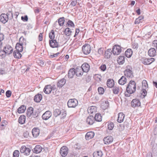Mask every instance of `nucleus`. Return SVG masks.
<instances>
[{
    "instance_id": "1",
    "label": "nucleus",
    "mask_w": 157,
    "mask_h": 157,
    "mask_svg": "<svg viewBox=\"0 0 157 157\" xmlns=\"http://www.w3.org/2000/svg\"><path fill=\"white\" fill-rule=\"evenodd\" d=\"M54 32L53 30H52L49 33V36L50 39H52L49 40V44L50 46L53 48H57L58 46V43L55 40H53L55 38Z\"/></svg>"
},
{
    "instance_id": "2",
    "label": "nucleus",
    "mask_w": 157,
    "mask_h": 157,
    "mask_svg": "<svg viewBox=\"0 0 157 157\" xmlns=\"http://www.w3.org/2000/svg\"><path fill=\"white\" fill-rule=\"evenodd\" d=\"M136 90V84L135 82L133 81L129 82L126 87L127 93L131 94L133 93Z\"/></svg>"
},
{
    "instance_id": "3",
    "label": "nucleus",
    "mask_w": 157,
    "mask_h": 157,
    "mask_svg": "<svg viewBox=\"0 0 157 157\" xmlns=\"http://www.w3.org/2000/svg\"><path fill=\"white\" fill-rule=\"evenodd\" d=\"M11 14V16L12 18H13V13L12 12H10L8 13L7 14H2L0 16V21L3 23H5L7 22L8 20V18L10 14Z\"/></svg>"
},
{
    "instance_id": "4",
    "label": "nucleus",
    "mask_w": 157,
    "mask_h": 157,
    "mask_svg": "<svg viewBox=\"0 0 157 157\" xmlns=\"http://www.w3.org/2000/svg\"><path fill=\"white\" fill-rule=\"evenodd\" d=\"M26 115L28 117H31V118H34L37 117L38 116V113L36 112H34L33 108L31 107H29L27 109Z\"/></svg>"
},
{
    "instance_id": "5",
    "label": "nucleus",
    "mask_w": 157,
    "mask_h": 157,
    "mask_svg": "<svg viewBox=\"0 0 157 157\" xmlns=\"http://www.w3.org/2000/svg\"><path fill=\"white\" fill-rule=\"evenodd\" d=\"M124 75L129 78H132L133 77V73L132 72V68L129 66H127L126 69L124 71Z\"/></svg>"
},
{
    "instance_id": "6",
    "label": "nucleus",
    "mask_w": 157,
    "mask_h": 157,
    "mask_svg": "<svg viewBox=\"0 0 157 157\" xmlns=\"http://www.w3.org/2000/svg\"><path fill=\"white\" fill-rule=\"evenodd\" d=\"M69 107H75L78 104V101L75 99H69L67 103Z\"/></svg>"
},
{
    "instance_id": "7",
    "label": "nucleus",
    "mask_w": 157,
    "mask_h": 157,
    "mask_svg": "<svg viewBox=\"0 0 157 157\" xmlns=\"http://www.w3.org/2000/svg\"><path fill=\"white\" fill-rule=\"evenodd\" d=\"M121 51V47L118 45H114L112 49L113 54L114 55H117L120 54Z\"/></svg>"
},
{
    "instance_id": "8",
    "label": "nucleus",
    "mask_w": 157,
    "mask_h": 157,
    "mask_svg": "<svg viewBox=\"0 0 157 157\" xmlns=\"http://www.w3.org/2000/svg\"><path fill=\"white\" fill-rule=\"evenodd\" d=\"M82 51L83 53L85 55L89 54L91 51V48L90 45L85 44L82 47Z\"/></svg>"
},
{
    "instance_id": "9",
    "label": "nucleus",
    "mask_w": 157,
    "mask_h": 157,
    "mask_svg": "<svg viewBox=\"0 0 157 157\" xmlns=\"http://www.w3.org/2000/svg\"><path fill=\"white\" fill-rule=\"evenodd\" d=\"M132 106L134 108L138 107L140 106L141 103L140 101L138 99H135L132 100L131 102Z\"/></svg>"
},
{
    "instance_id": "10",
    "label": "nucleus",
    "mask_w": 157,
    "mask_h": 157,
    "mask_svg": "<svg viewBox=\"0 0 157 157\" xmlns=\"http://www.w3.org/2000/svg\"><path fill=\"white\" fill-rule=\"evenodd\" d=\"M3 50L5 53L9 55L12 53L13 49L9 45H6L4 47Z\"/></svg>"
},
{
    "instance_id": "11",
    "label": "nucleus",
    "mask_w": 157,
    "mask_h": 157,
    "mask_svg": "<svg viewBox=\"0 0 157 157\" xmlns=\"http://www.w3.org/2000/svg\"><path fill=\"white\" fill-rule=\"evenodd\" d=\"M113 140V139L112 136H109L104 138L103 141L105 144H109L112 142Z\"/></svg>"
},
{
    "instance_id": "12",
    "label": "nucleus",
    "mask_w": 157,
    "mask_h": 157,
    "mask_svg": "<svg viewBox=\"0 0 157 157\" xmlns=\"http://www.w3.org/2000/svg\"><path fill=\"white\" fill-rule=\"evenodd\" d=\"M68 152V148L66 146L62 147L60 150V153L61 155L63 157L66 156Z\"/></svg>"
},
{
    "instance_id": "13",
    "label": "nucleus",
    "mask_w": 157,
    "mask_h": 157,
    "mask_svg": "<svg viewBox=\"0 0 157 157\" xmlns=\"http://www.w3.org/2000/svg\"><path fill=\"white\" fill-rule=\"evenodd\" d=\"M81 68L83 72H87L90 69V66L87 63H84L82 65Z\"/></svg>"
},
{
    "instance_id": "14",
    "label": "nucleus",
    "mask_w": 157,
    "mask_h": 157,
    "mask_svg": "<svg viewBox=\"0 0 157 157\" xmlns=\"http://www.w3.org/2000/svg\"><path fill=\"white\" fill-rule=\"evenodd\" d=\"M155 61L153 58H145L142 60V63L145 65L150 64Z\"/></svg>"
},
{
    "instance_id": "15",
    "label": "nucleus",
    "mask_w": 157,
    "mask_h": 157,
    "mask_svg": "<svg viewBox=\"0 0 157 157\" xmlns=\"http://www.w3.org/2000/svg\"><path fill=\"white\" fill-rule=\"evenodd\" d=\"M52 89V87L51 85H47L45 86L43 91L46 94H49L51 93Z\"/></svg>"
},
{
    "instance_id": "16",
    "label": "nucleus",
    "mask_w": 157,
    "mask_h": 157,
    "mask_svg": "<svg viewBox=\"0 0 157 157\" xmlns=\"http://www.w3.org/2000/svg\"><path fill=\"white\" fill-rule=\"evenodd\" d=\"M52 115V113L50 111H47L42 115V119L45 120H47L51 117Z\"/></svg>"
},
{
    "instance_id": "17",
    "label": "nucleus",
    "mask_w": 157,
    "mask_h": 157,
    "mask_svg": "<svg viewBox=\"0 0 157 157\" xmlns=\"http://www.w3.org/2000/svg\"><path fill=\"white\" fill-rule=\"evenodd\" d=\"M125 115L123 113H118V116L117 120V121L120 123L122 122L124 120Z\"/></svg>"
},
{
    "instance_id": "18",
    "label": "nucleus",
    "mask_w": 157,
    "mask_h": 157,
    "mask_svg": "<svg viewBox=\"0 0 157 157\" xmlns=\"http://www.w3.org/2000/svg\"><path fill=\"white\" fill-rule=\"evenodd\" d=\"M75 74V69L71 68L68 71L67 76L69 78H72Z\"/></svg>"
},
{
    "instance_id": "19",
    "label": "nucleus",
    "mask_w": 157,
    "mask_h": 157,
    "mask_svg": "<svg viewBox=\"0 0 157 157\" xmlns=\"http://www.w3.org/2000/svg\"><path fill=\"white\" fill-rule=\"evenodd\" d=\"M94 117L93 116H90L86 119V122L89 124H92L95 121Z\"/></svg>"
},
{
    "instance_id": "20",
    "label": "nucleus",
    "mask_w": 157,
    "mask_h": 157,
    "mask_svg": "<svg viewBox=\"0 0 157 157\" xmlns=\"http://www.w3.org/2000/svg\"><path fill=\"white\" fill-rule=\"evenodd\" d=\"M106 84L108 87L111 88L114 85V81L113 79H109L107 80Z\"/></svg>"
},
{
    "instance_id": "21",
    "label": "nucleus",
    "mask_w": 157,
    "mask_h": 157,
    "mask_svg": "<svg viewBox=\"0 0 157 157\" xmlns=\"http://www.w3.org/2000/svg\"><path fill=\"white\" fill-rule=\"evenodd\" d=\"M32 133L34 137H36L40 133V130L38 128H34L32 131Z\"/></svg>"
},
{
    "instance_id": "22",
    "label": "nucleus",
    "mask_w": 157,
    "mask_h": 157,
    "mask_svg": "<svg viewBox=\"0 0 157 157\" xmlns=\"http://www.w3.org/2000/svg\"><path fill=\"white\" fill-rule=\"evenodd\" d=\"M75 74L77 77H80L82 76L83 74V72L82 71V69L80 67L79 68H76L75 69Z\"/></svg>"
},
{
    "instance_id": "23",
    "label": "nucleus",
    "mask_w": 157,
    "mask_h": 157,
    "mask_svg": "<svg viewBox=\"0 0 157 157\" xmlns=\"http://www.w3.org/2000/svg\"><path fill=\"white\" fill-rule=\"evenodd\" d=\"M155 49L153 48H151L148 51V54L151 57H154L156 55Z\"/></svg>"
},
{
    "instance_id": "24",
    "label": "nucleus",
    "mask_w": 157,
    "mask_h": 157,
    "mask_svg": "<svg viewBox=\"0 0 157 157\" xmlns=\"http://www.w3.org/2000/svg\"><path fill=\"white\" fill-rule=\"evenodd\" d=\"M42 150V147L40 145H36L33 149V151L36 153H40Z\"/></svg>"
},
{
    "instance_id": "25",
    "label": "nucleus",
    "mask_w": 157,
    "mask_h": 157,
    "mask_svg": "<svg viewBox=\"0 0 157 157\" xmlns=\"http://www.w3.org/2000/svg\"><path fill=\"white\" fill-rule=\"evenodd\" d=\"M66 80L63 78L59 80L57 82V85L59 87H62L66 83Z\"/></svg>"
},
{
    "instance_id": "26",
    "label": "nucleus",
    "mask_w": 157,
    "mask_h": 157,
    "mask_svg": "<svg viewBox=\"0 0 157 157\" xmlns=\"http://www.w3.org/2000/svg\"><path fill=\"white\" fill-rule=\"evenodd\" d=\"M42 95L40 94H38L35 96L34 100L36 102H39L42 100Z\"/></svg>"
},
{
    "instance_id": "27",
    "label": "nucleus",
    "mask_w": 157,
    "mask_h": 157,
    "mask_svg": "<svg viewBox=\"0 0 157 157\" xmlns=\"http://www.w3.org/2000/svg\"><path fill=\"white\" fill-rule=\"evenodd\" d=\"M126 78L124 76H122L118 81V83L121 85H124L126 82Z\"/></svg>"
},
{
    "instance_id": "28",
    "label": "nucleus",
    "mask_w": 157,
    "mask_h": 157,
    "mask_svg": "<svg viewBox=\"0 0 157 157\" xmlns=\"http://www.w3.org/2000/svg\"><path fill=\"white\" fill-rule=\"evenodd\" d=\"M94 134L93 132H88L86 135V138L87 140L92 138L94 136Z\"/></svg>"
},
{
    "instance_id": "29",
    "label": "nucleus",
    "mask_w": 157,
    "mask_h": 157,
    "mask_svg": "<svg viewBox=\"0 0 157 157\" xmlns=\"http://www.w3.org/2000/svg\"><path fill=\"white\" fill-rule=\"evenodd\" d=\"M132 54V51L131 49H128L126 50L125 52V54L126 56L128 58L131 57Z\"/></svg>"
},
{
    "instance_id": "30",
    "label": "nucleus",
    "mask_w": 157,
    "mask_h": 157,
    "mask_svg": "<svg viewBox=\"0 0 157 157\" xmlns=\"http://www.w3.org/2000/svg\"><path fill=\"white\" fill-rule=\"evenodd\" d=\"M25 117L24 115H21L18 119V122L21 124H23L25 123Z\"/></svg>"
},
{
    "instance_id": "31",
    "label": "nucleus",
    "mask_w": 157,
    "mask_h": 157,
    "mask_svg": "<svg viewBox=\"0 0 157 157\" xmlns=\"http://www.w3.org/2000/svg\"><path fill=\"white\" fill-rule=\"evenodd\" d=\"M21 52L17 50L14 51L13 52V56L16 58L20 59L21 57V55L20 53Z\"/></svg>"
},
{
    "instance_id": "32",
    "label": "nucleus",
    "mask_w": 157,
    "mask_h": 157,
    "mask_svg": "<svg viewBox=\"0 0 157 157\" xmlns=\"http://www.w3.org/2000/svg\"><path fill=\"white\" fill-rule=\"evenodd\" d=\"M26 109V107L24 105H22L18 108L17 112L19 113H22L25 112Z\"/></svg>"
},
{
    "instance_id": "33",
    "label": "nucleus",
    "mask_w": 157,
    "mask_h": 157,
    "mask_svg": "<svg viewBox=\"0 0 157 157\" xmlns=\"http://www.w3.org/2000/svg\"><path fill=\"white\" fill-rule=\"evenodd\" d=\"M117 62L120 64H123L124 62V57L123 56H120L117 59Z\"/></svg>"
},
{
    "instance_id": "34",
    "label": "nucleus",
    "mask_w": 157,
    "mask_h": 157,
    "mask_svg": "<svg viewBox=\"0 0 157 157\" xmlns=\"http://www.w3.org/2000/svg\"><path fill=\"white\" fill-rule=\"evenodd\" d=\"M112 51L110 49H108L105 52V57L107 58H110V56L112 54Z\"/></svg>"
},
{
    "instance_id": "35",
    "label": "nucleus",
    "mask_w": 157,
    "mask_h": 157,
    "mask_svg": "<svg viewBox=\"0 0 157 157\" xmlns=\"http://www.w3.org/2000/svg\"><path fill=\"white\" fill-rule=\"evenodd\" d=\"M109 105V102L107 101H106L102 103L101 105V107L103 109L105 110L108 107Z\"/></svg>"
},
{
    "instance_id": "36",
    "label": "nucleus",
    "mask_w": 157,
    "mask_h": 157,
    "mask_svg": "<svg viewBox=\"0 0 157 157\" xmlns=\"http://www.w3.org/2000/svg\"><path fill=\"white\" fill-rule=\"evenodd\" d=\"M23 46L20 44L17 43L16 44L15 48L18 51L22 52L23 50Z\"/></svg>"
},
{
    "instance_id": "37",
    "label": "nucleus",
    "mask_w": 157,
    "mask_h": 157,
    "mask_svg": "<svg viewBox=\"0 0 157 157\" xmlns=\"http://www.w3.org/2000/svg\"><path fill=\"white\" fill-rule=\"evenodd\" d=\"M19 43L22 46H25L26 44V40L23 37L21 36L19 39Z\"/></svg>"
},
{
    "instance_id": "38",
    "label": "nucleus",
    "mask_w": 157,
    "mask_h": 157,
    "mask_svg": "<svg viewBox=\"0 0 157 157\" xmlns=\"http://www.w3.org/2000/svg\"><path fill=\"white\" fill-rule=\"evenodd\" d=\"M95 121L100 122L102 120V116L100 113H97L94 117Z\"/></svg>"
},
{
    "instance_id": "39",
    "label": "nucleus",
    "mask_w": 157,
    "mask_h": 157,
    "mask_svg": "<svg viewBox=\"0 0 157 157\" xmlns=\"http://www.w3.org/2000/svg\"><path fill=\"white\" fill-rule=\"evenodd\" d=\"M144 18L143 16H140L138 18H136L134 22V23L135 24H137L139 23L140 22H142Z\"/></svg>"
},
{
    "instance_id": "40",
    "label": "nucleus",
    "mask_w": 157,
    "mask_h": 157,
    "mask_svg": "<svg viewBox=\"0 0 157 157\" xmlns=\"http://www.w3.org/2000/svg\"><path fill=\"white\" fill-rule=\"evenodd\" d=\"M61 111L59 109H56L54 110L53 115L55 117H57L58 116H59L61 113Z\"/></svg>"
},
{
    "instance_id": "41",
    "label": "nucleus",
    "mask_w": 157,
    "mask_h": 157,
    "mask_svg": "<svg viewBox=\"0 0 157 157\" xmlns=\"http://www.w3.org/2000/svg\"><path fill=\"white\" fill-rule=\"evenodd\" d=\"M94 157H101L102 153L101 151H97L94 152L93 154Z\"/></svg>"
},
{
    "instance_id": "42",
    "label": "nucleus",
    "mask_w": 157,
    "mask_h": 157,
    "mask_svg": "<svg viewBox=\"0 0 157 157\" xmlns=\"http://www.w3.org/2000/svg\"><path fill=\"white\" fill-rule=\"evenodd\" d=\"M152 155L154 156L157 157V146H155V147L153 146L152 148Z\"/></svg>"
},
{
    "instance_id": "43",
    "label": "nucleus",
    "mask_w": 157,
    "mask_h": 157,
    "mask_svg": "<svg viewBox=\"0 0 157 157\" xmlns=\"http://www.w3.org/2000/svg\"><path fill=\"white\" fill-rule=\"evenodd\" d=\"M71 31L69 28H66L64 30V33L67 36H70L71 35Z\"/></svg>"
},
{
    "instance_id": "44",
    "label": "nucleus",
    "mask_w": 157,
    "mask_h": 157,
    "mask_svg": "<svg viewBox=\"0 0 157 157\" xmlns=\"http://www.w3.org/2000/svg\"><path fill=\"white\" fill-rule=\"evenodd\" d=\"M64 18L62 17L60 18L58 20V23L59 25L60 26H63L64 22Z\"/></svg>"
},
{
    "instance_id": "45",
    "label": "nucleus",
    "mask_w": 157,
    "mask_h": 157,
    "mask_svg": "<svg viewBox=\"0 0 157 157\" xmlns=\"http://www.w3.org/2000/svg\"><path fill=\"white\" fill-rule=\"evenodd\" d=\"M113 92L114 94H118L120 91V88L118 87H114L113 90Z\"/></svg>"
},
{
    "instance_id": "46",
    "label": "nucleus",
    "mask_w": 157,
    "mask_h": 157,
    "mask_svg": "<svg viewBox=\"0 0 157 157\" xmlns=\"http://www.w3.org/2000/svg\"><path fill=\"white\" fill-rule=\"evenodd\" d=\"M96 111V108L94 106H91L90 108L88 110V112L91 113L95 112Z\"/></svg>"
},
{
    "instance_id": "47",
    "label": "nucleus",
    "mask_w": 157,
    "mask_h": 157,
    "mask_svg": "<svg viewBox=\"0 0 157 157\" xmlns=\"http://www.w3.org/2000/svg\"><path fill=\"white\" fill-rule=\"evenodd\" d=\"M114 127V124L112 122L109 123L108 124V128L109 129L112 130L113 129Z\"/></svg>"
},
{
    "instance_id": "48",
    "label": "nucleus",
    "mask_w": 157,
    "mask_h": 157,
    "mask_svg": "<svg viewBox=\"0 0 157 157\" xmlns=\"http://www.w3.org/2000/svg\"><path fill=\"white\" fill-rule=\"evenodd\" d=\"M66 112L64 110H62L61 111V113L59 115V116L61 118H65L66 116Z\"/></svg>"
},
{
    "instance_id": "49",
    "label": "nucleus",
    "mask_w": 157,
    "mask_h": 157,
    "mask_svg": "<svg viewBox=\"0 0 157 157\" xmlns=\"http://www.w3.org/2000/svg\"><path fill=\"white\" fill-rule=\"evenodd\" d=\"M98 90L99 94H103L104 92V88L101 87H98Z\"/></svg>"
},
{
    "instance_id": "50",
    "label": "nucleus",
    "mask_w": 157,
    "mask_h": 157,
    "mask_svg": "<svg viewBox=\"0 0 157 157\" xmlns=\"http://www.w3.org/2000/svg\"><path fill=\"white\" fill-rule=\"evenodd\" d=\"M19 153V151L18 150H15L13 154V157H18Z\"/></svg>"
},
{
    "instance_id": "51",
    "label": "nucleus",
    "mask_w": 157,
    "mask_h": 157,
    "mask_svg": "<svg viewBox=\"0 0 157 157\" xmlns=\"http://www.w3.org/2000/svg\"><path fill=\"white\" fill-rule=\"evenodd\" d=\"M67 24L69 27H74L75 26L73 22L70 20L68 21Z\"/></svg>"
},
{
    "instance_id": "52",
    "label": "nucleus",
    "mask_w": 157,
    "mask_h": 157,
    "mask_svg": "<svg viewBox=\"0 0 157 157\" xmlns=\"http://www.w3.org/2000/svg\"><path fill=\"white\" fill-rule=\"evenodd\" d=\"M100 68L101 70L103 71H105L106 68V66L105 64H102L100 67Z\"/></svg>"
},
{
    "instance_id": "53",
    "label": "nucleus",
    "mask_w": 157,
    "mask_h": 157,
    "mask_svg": "<svg viewBox=\"0 0 157 157\" xmlns=\"http://www.w3.org/2000/svg\"><path fill=\"white\" fill-rule=\"evenodd\" d=\"M30 151L31 150L28 147H26V149H25V152H24V153L25 155H29Z\"/></svg>"
},
{
    "instance_id": "54",
    "label": "nucleus",
    "mask_w": 157,
    "mask_h": 157,
    "mask_svg": "<svg viewBox=\"0 0 157 157\" xmlns=\"http://www.w3.org/2000/svg\"><path fill=\"white\" fill-rule=\"evenodd\" d=\"M104 48H100L98 50V53L100 55L103 54L104 52Z\"/></svg>"
},
{
    "instance_id": "55",
    "label": "nucleus",
    "mask_w": 157,
    "mask_h": 157,
    "mask_svg": "<svg viewBox=\"0 0 157 157\" xmlns=\"http://www.w3.org/2000/svg\"><path fill=\"white\" fill-rule=\"evenodd\" d=\"M26 149V147L25 146H22L21 148L20 152L21 153H24L25 152V149Z\"/></svg>"
},
{
    "instance_id": "56",
    "label": "nucleus",
    "mask_w": 157,
    "mask_h": 157,
    "mask_svg": "<svg viewBox=\"0 0 157 157\" xmlns=\"http://www.w3.org/2000/svg\"><path fill=\"white\" fill-rule=\"evenodd\" d=\"M152 46H153L154 47L156 48L157 49V40H154L153 42V43L152 44Z\"/></svg>"
},
{
    "instance_id": "57",
    "label": "nucleus",
    "mask_w": 157,
    "mask_h": 157,
    "mask_svg": "<svg viewBox=\"0 0 157 157\" xmlns=\"http://www.w3.org/2000/svg\"><path fill=\"white\" fill-rule=\"evenodd\" d=\"M11 92L10 90H8L6 92V95L8 98H9L11 96Z\"/></svg>"
},
{
    "instance_id": "58",
    "label": "nucleus",
    "mask_w": 157,
    "mask_h": 157,
    "mask_svg": "<svg viewBox=\"0 0 157 157\" xmlns=\"http://www.w3.org/2000/svg\"><path fill=\"white\" fill-rule=\"evenodd\" d=\"M6 54L3 50V51L0 50V56H1L2 57H4Z\"/></svg>"
},
{
    "instance_id": "59",
    "label": "nucleus",
    "mask_w": 157,
    "mask_h": 157,
    "mask_svg": "<svg viewBox=\"0 0 157 157\" xmlns=\"http://www.w3.org/2000/svg\"><path fill=\"white\" fill-rule=\"evenodd\" d=\"M21 19L24 21H27L28 20V16L27 15H25L24 17L22 16L21 17Z\"/></svg>"
},
{
    "instance_id": "60",
    "label": "nucleus",
    "mask_w": 157,
    "mask_h": 157,
    "mask_svg": "<svg viewBox=\"0 0 157 157\" xmlns=\"http://www.w3.org/2000/svg\"><path fill=\"white\" fill-rule=\"evenodd\" d=\"M132 48L133 49H137L138 47V45L137 43H134L132 45Z\"/></svg>"
},
{
    "instance_id": "61",
    "label": "nucleus",
    "mask_w": 157,
    "mask_h": 157,
    "mask_svg": "<svg viewBox=\"0 0 157 157\" xmlns=\"http://www.w3.org/2000/svg\"><path fill=\"white\" fill-rule=\"evenodd\" d=\"M38 39L40 41H41L42 40L43 36L42 34V33H40L38 36Z\"/></svg>"
},
{
    "instance_id": "62",
    "label": "nucleus",
    "mask_w": 157,
    "mask_h": 157,
    "mask_svg": "<svg viewBox=\"0 0 157 157\" xmlns=\"http://www.w3.org/2000/svg\"><path fill=\"white\" fill-rule=\"evenodd\" d=\"M59 54V52H58L54 54L53 55H50V57L51 58H53L54 57H55L57 56Z\"/></svg>"
},
{
    "instance_id": "63",
    "label": "nucleus",
    "mask_w": 157,
    "mask_h": 157,
    "mask_svg": "<svg viewBox=\"0 0 157 157\" xmlns=\"http://www.w3.org/2000/svg\"><path fill=\"white\" fill-rule=\"evenodd\" d=\"M141 94L142 95L144 96V97H145L146 95L147 92L145 90L143 89L142 90V92Z\"/></svg>"
},
{
    "instance_id": "64",
    "label": "nucleus",
    "mask_w": 157,
    "mask_h": 157,
    "mask_svg": "<svg viewBox=\"0 0 157 157\" xmlns=\"http://www.w3.org/2000/svg\"><path fill=\"white\" fill-rule=\"evenodd\" d=\"M142 84L145 87L147 86V82L146 80H143L142 82Z\"/></svg>"
}]
</instances>
